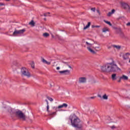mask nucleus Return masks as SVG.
Instances as JSON below:
<instances>
[{
  "label": "nucleus",
  "instance_id": "obj_1",
  "mask_svg": "<svg viewBox=\"0 0 130 130\" xmlns=\"http://www.w3.org/2000/svg\"><path fill=\"white\" fill-rule=\"evenodd\" d=\"M101 69L102 72H106L107 73H116L118 71H121L113 60H112V62L107 63L102 66Z\"/></svg>",
  "mask_w": 130,
  "mask_h": 130
},
{
  "label": "nucleus",
  "instance_id": "obj_2",
  "mask_svg": "<svg viewBox=\"0 0 130 130\" xmlns=\"http://www.w3.org/2000/svg\"><path fill=\"white\" fill-rule=\"evenodd\" d=\"M82 45L83 47H85L91 54H96L95 51H99V50H100V46H99V45L95 46V45L92 44L91 41L89 40H83L82 41Z\"/></svg>",
  "mask_w": 130,
  "mask_h": 130
},
{
  "label": "nucleus",
  "instance_id": "obj_3",
  "mask_svg": "<svg viewBox=\"0 0 130 130\" xmlns=\"http://www.w3.org/2000/svg\"><path fill=\"white\" fill-rule=\"evenodd\" d=\"M7 109L8 110V112L10 113L12 117L15 116L22 120H26V115L22 111H18L15 113V111L10 107H7Z\"/></svg>",
  "mask_w": 130,
  "mask_h": 130
},
{
  "label": "nucleus",
  "instance_id": "obj_4",
  "mask_svg": "<svg viewBox=\"0 0 130 130\" xmlns=\"http://www.w3.org/2000/svg\"><path fill=\"white\" fill-rule=\"evenodd\" d=\"M71 124L74 127H77V128H81L82 127V124H81V120L78 118H76L73 121V119H71Z\"/></svg>",
  "mask_w": 130,
  "mask_h": 130
},
{
  "label": "nucleus",
  "instance_id": "obj_5",
  "mask_svg": "<svg viewBox=\"0 0 130 130\" xmlns=\"http://www.w3.org/2000/svg\"><path fill=\"white\" fill-rule=\"evenodd\" d=\"M21 73L22 76H25V77H27L28 78H30V77H31V74H30V73H29L28 69L25 67L21 68Z\"/></svg>",
  "mask_w": 130,
  "mask_h": 130
},
{
  "label": "nucleus",
  "instance_id": "obj_6",
  "mask_svg": "<svg viewBox=\"0 0 130 130\" xmlns=\"http://www.w3.org/2000/svg\"><path fill=\"white\" fill-rule=\"evenodd\" d=\"M25 31H26V29H25L18 30L15 28V31L13 33V36H17V35H19V34H23L25 32Z\"/></svg>",
  "mask_w": 130,
  "mask_h": 130
},
{
  "label": "nucleus",
  "instance_id": "obj_7",
  "mask_svg": "<svg viewBox=\"0 0 130 130\" xmlns=\"http://www.w3.org/2000/svg\"><path fill=\"white\" fill-rule=\"evenodd\" d=\"M121 6L125 9V10H126V11H127V12H128V13H130V7L128 4L125 3H122Z\"/></svg>",
  "mask_w": 130,
  "mask_h": 130
},
{
  "label": "nucleus",
  "instance_id": "obj_8",
  "mask_svg": "<svg viewBox=\"0 0 130 130\" xmlns=\"http://www.w3.org/2000/svg\"><path fill=\"white\" fill-rule=\"evenodd\" d=\"M78 82L79 84H85L87 82V79L85 77H80L79 78Z\"/></svg>",
  "mask_w": 130,
  "mask_h": 130
},
{
  "label": "nucleus",
  "instance_id": "obj_9",
  "mask_svg": "<svg viewBox=\"0 0 130 130\" xmlns=\"http://www.w3.org/2000/svg\"><path fill=\"white\" fill-rule=\"evenodd\" d=\"M130 54L129 53H124L123 55V59H127L129 57Z\"/></svg>",
  "mask_w": 130,
  "mask_h": 130
},
{
  "label": "nucleus",
  "instance_id": "obj_10",
  "mask_svg": "<svg viewBox=\"0 0 130 130\" xmlns=\"http://www.w3.org/2000/svg\"><path fill=\"white\" fill-rule=\"evenodd\" d=\"M63 107H65V108H67L68 107V104L66 103H63L62 105L58 106L57 107L58 109H60L61 108H63Z\"/></svg>",
  "mask_w": 130,
  "mask_h": 130
},
{
  "label": "nucleus",
  "instance_id": "obj_11",
  "mask_svg": "<svg viewBox=\"0 0 130 130\" xmlns=\"http://www.w3.org/2000/svg\"><path fill=\"white\" fill-rule=\"evenodd\" d=\"M120 80L127 81V80H128V77L125 75H122V76L120 77Z\"/></svg>",
  "mask_w": 130,
  "mask_h": 130
},
{
  "label": "nucleus",
  "instance_id": "obj_12",
  "mask_svg": "<svg viewBox=\"0 0 130 130\" xmlns=\"http://www.w3.org/2000/svg\"><path fill=\"white\" fill-rule=\"evenodd\" d=\"M59 74H64V75H67V74H70V71L69 70H64V71H59Z\"/></svg>",
  "mask_w": 130,
  "mask_h": 130
},
{
  "label": "nucleus",
  "instance_id": "obj_13",
  "mask_svg": "<svg viewBox=\"0 0 130 130\" xmlns=\"http://www.w3.org/2000/svg\"><path fill=\"white\" fill-rule=\"evenodd\" d=\"M112 47H113L114 48H116V49H117V50H119V49H120V48H121V46L112 45Z\"/></svg>",
  "mask_w": 130,
  "mask_h": 130
},
{
  "label": "nucleus",
  "instance_id": "obj_14",
  "mask_svg": "<svg viewBox=\"0 0 130 130\" xmlns=\"http://www.w3.org/2000/svg\"><path fill=\"white\" fill-rule=\"evenodd\" d=\"M114 13H115V10L113 9L112 10L111 12H109L107 14L108 17H110V16H111V15H112L113 14H114Z\"/></svg>",
  "mask_w": 130,
  "mask_h": 130
},
{
  "label": "nucleus",
  "instance_id": "obj_15",
  "mask_svg": "<svg viewBox=\"0 0 130 130\" xmlns=\"http://www.w3.org/2000/svg\"><path fill=\"white\" fill-rule=\"evenodd\" d=\"M42 62L44 63H46V64H50V62L49 61H47L46 60H45L44 58H43L42 59Z\"/></svg>",
  "mask_w": 130,
  "mask_h": 130
},
{
  "label": "nucleus",
  "instance_id": "obj_16",
  "mask_svg": "<svg viewBox=\"0 0 130 130\" xmlns=\"http://www.w3.org/2000/svg\"><path fill=\"white\" fill-rule=\"evenodd\" d=\"M109 31V29L107 27H104L102 29V31L103 33H106V32H108Z\"/></svg>",
  "mask_w": 130,
  "mask_h": 130
},
{
  "label": "nucleus",
  "instance_id": "obj_17",
  "mask_svg": "<svg viewBox=\"0 0 130 130\" xmlns=\"http://www.w3.org/2000/svg\"><path fill=\"white\" fill-rule=\"evenodd\" d=\"M91 25V22H88L87 25L86 26H84L83 28V30H86V29H88L89 27Z\"/></svg>",
  "mask_w": 130,
  "mask_h": 130
},
{
  "label": "nucleus",
  "instance_id": "obj_18",
  "mask_svg": "<svg viewBox=\"0 0 130 130\" xmlns=\"http://www.w3.org/2000/svg\"><path fill=\"white\" fill-rule=\"evenodd\" d=\"M112 79L113 81L116 80V74H113L112 75Z\"/></svg>",
  "mask_w": 130,
  "mask_h": 130
},
{
  "label": "nucleus",
  "instance_id": "obj_19",
  "mask_svg": "<svg viewBox=\"0 0 130 130\" xmlns=\"http://www.w3.org/2000/svg\"><path fill=\"white\" fill-rule=\"evenodd\" d=\"M103 99H104V100H107V99H108V96H107L106 94H104L103 95Z\"/></svg>",
  "mask_w": 130,
  "mask_h": 130
},
{
  "label": "nucleus",
  "instance_id": "obj_20",
  "mask_svg": "<svg viewBox=\"0 0 130 130\" xmlns=\"http://www.w3.org/2000/svg\"><path fill=\"white\" fill-rule=\"evenodd\" d=\"M43 36L46 38L49 36V34H48L47 32H45L43 34Z\"/></svg>",
  "mask_w": 130,
  "mask_h": 130
},
{
  "label": "nucleus",
  "instance_id": "obj_21",
  "mask_svg": "<svg viewBox=\"0 0 130 130\" xmlns=\"http://www.w3.org/2000/svg\"><path fill=\"white\" fill-rule=\"evenodd\" d=\"M29 25H31V26H35V23L34 22V21L31 20V22L29 23Z\"/></svg>",
  "mask_w": 130,
  "mask_h": 130
},
{
  "label": "nucleus",
  "instance_id": "obj_22",
  "mask_svg": "<svg viewBox=\"0 0 130 130\" xmlns=\"http://www.w3.org/2000/svg\"><path fill=\"white\" fill-rule=\"evenodd\" d=\"M56 114V112H54L52 113H49V116H53V115H55Z\"/></svg>",
  "mask_w": 130,
  "mask_h": 130
},
{
  "label": "nucleus",
  "instance_id": "obj_23",
  "mask_svg": "<svg viewBox=\"0 0 130 130\" xmlns=\"http://www.w3.org/2000/svg\"><path fill=\"white\" fill-rule=\"evenodd\" d=\"M104 22L106 24H108V25H109V26H112V24H111V23L110 22V21L104 20Z\"/></svg>",
  "mask_w": 130,
  "mask_h": 130
},
{
  "label": "nucleus",
  "instance_id": "obj_24",
  "mask_svg": "<svg viewBox=\"0 0 130 130\" xmlns=\"http://www.w3.org/2000/svg\"><path fill=\"white\" fill-rule=\"evenodd\" d=\"M63 63L66 64L67 66H68L69 69H72V67H71L70 65H69V63L67 62H63Z\"/></svg>",
  "mask_w": 130,
  "mask_h": 130
},
{
  "label": "nucleus",
  "instance_id": "obj_25",
  "mask_svg": "<svg viewBox=\"0 0 130 130\" xmlns=\"http://www.w3.org/2000/svg\"><path fill=\"white\" fill-rule=\"evenodd\" d=\"M47 99L49 100V101H51V102H52L53 101V99L49 96L47 97Z\"/></svg>",
  "mask_w": 130,
  "mask_h": 130
},
{
  "label": "nucleus",
  "instance_id": "obj_26",
  "mask_svg": "<svg viewBox=\"0 0 130 130\" xmlns=\"http://www.w3.org/2000/svg\"><path fill=\"white\" fill-rule=\"evenodd\" d=\"M92 28H99L100 27V26L99 25H92Z\"/></svg>",
  "mask_w": 130,
  "mask_h": 130
},
{
  "label": "nucleus",
  "instance_id": "obj_27",
  "mask_svg": "<svg viewBox=\"0 0 130 130\" xmlns=\"http://www.w3.org/2000/svg\"><path fill=\"white\" fill-rule=\"evenodd\" d=\"M47 112H49V105H47Z\"/></svg>",
  "mask_w": 130,
  "mask_h": 130
},
{
  "label": "nucleus",
  "instance_id": "obj_28",
  "mask_svg": "<svg viewBox=\"0 0 130 130\" xmlns=\"http://www.w3.org/2000/svg\"><path fill=\"white\" fill-rule=\"evenodd\" d=\"M91 11H92V12H94V13H95V11H96V8H91Z\"/></svg>",
  "mask_w": 130,
  "mask_h": 130
},
{
  "label": "nucleus",
  "instance_id": "obj_29",
  "mask_svg": "<svg viewBox=\"0 0 130 130\" xmlns=\"http://www.w3.org/2000/svg\"><path fill=\"white\" fill-rule=\"evenodd\" d=\"M49 12H48V13H45L44 14V16H45V17H47V16H48V15H49Z\"/></svg>",
  "mask_w": 130,
  "mask_h": 130
},
{
  "label": "nucleus",
  "instance_id": "obj_30",
  "mask_svg": "<svg viewBox=\"0 0 130 130\" xmlns=\"http://www.w3.org/2000/svg\"><path fill=\"white\" fill-rule=\"evenodd\" d=\"M31 68H32V69H34V68H35L34 62H32V63L31 64Z\"/></svg>",
  "mask_w": 130,
  "mask_h": 130
},
{
  "label": "nucleus",
  "instance_id": "obj_31",
  "mask_svg": "<svg viewBox=\"0 0 130 130\" xmlns=\"http://www.w3.org/2000/svg\"><path fill=\"white\" fill-rule=\"evenodd\" d=\"M111 128H112V129H115V128H116V127H115V126L113 125V126H112L111 127Z\"/></svg>",
  "mask_w": 130,
  "mask_h": 130
},
{
  "label": "nucleus",
  "instance_id": "obj_32",
  "mask_svg": "<svg viewBox=\"0 0 130 130\" xmlns=\"http://www.w3.org/2000/svg\"><path fill=\"white\" fill-rule=\"evenodd\" d=\"M98 96V97H99V98H101V99H102L103 96H101V95L99 94Z\"/></svg>",
  "mask_w": 130,
  "mask_h": 130
},
{
  "label": "nucleus",
  "instance_id": "obj_33",
  "mask_svg": "<svg viewBox=\"0 0 130 130\" xmlns=\"http://www.w3.org/2000/svg\"><path fill=\"white\" fill-rule=\"evenodd\" d=\"M96 12L97 13H98L99 15L100 16V11H99V10H97Z\"/></svg>",
  "mask_w": 130,
  "mask_h": 130
},
{
  "label": "nucleus",
  "instance_id": "obj_34",
  "mask_svg": "<svg viewBox=\"0 0 130 130\" xmlns=\"http://www.w3.org/2000/svg\"><path fill=\"white\" fill-rule=\"evenodd\" d=\"M2 6H5V4H4V3H0V7H1Z\"/></svg>",
  "mask_w": 130,
  "mask_h": 130
},
{
  "label": "nucleus",
  "instance_id": "obj_35",
  "mask_svg": "<svg viewBox=\"0 0 130 130\" xmlns=\"http://www.w3.org/2000/svg\"><path fill=\"white\" fill-rule=\"evenodd\" d=\"M45 101L47 103V105H49L48 101H47V100H45Z\"/></svg>",
  "mask_w": 130,
  "mask_h": 130
},
{
  "label": "nucleus",
  "instance_id": "obj_36",
  "mask_svg": "<svg viewBox=\"0 0 130 130\" xmlns=\"http://www.w3.org/2000/svg\"><path fill=\"white\" fill-rule=\"evenodd\" d=\"M126 26H130V22L126 24Z\"/></svg>",
  "mask_w": 130,
  "mask_h": 130
},
{
  "label": "nucleus",
  "instance_id": "obj_37",
  "mask_svg": "<svg viewBox=\"0 0 130 130\" xmlns=\"http://www.w3.org/2000/svg\"><path fill=\"white\" fill-rule=\"evenodd\" d=\"M112 47V46H108V49H110V48H111Z\"/></svg>",
  "mask_w": 130,
  "mask_h": 130
},
{
  "label": "nucleus",
  "instance_id": "obj_38",
  "mask_svg": "<svg viewBox=\"0 0 130 130\" xmlns=\"http://www.w3.org/2000/svg\"><path fill=\"white\" fill-rule=\"evenodd\" d=\"M121 81V79H120V78H119V80L118 81V82L119 83H120Z\"/></svg>",
  "mask_w": 130,
  "mask_h": 130
},
{
  "label": "nucleus",
  "instance_id": "obj_39",
  "mask_svg": "<svg viewBox=\"0 0 130 130\" xmlns=\"http://www.w3.org/2000/svg\"><path fill=\"white\" fill-rule=\"evenodd\" d=\"M60 68L59 67H57L56 68V70H60Z\"/></svg>",
  "mask_w": 130,
  "mask_h": 130
},
{
  "label": "nucleus",
  "instance_id": "obj_40",
  "mask_svg": "<svg viewBox=\"0 0 130 130\" xmlns=\"http://www.w3.org/2000/svg\"><path fill=\"white\" fill-rule=\"evenodd\" d=\"M95 98V97H94V96H91V98H90V99H94Z\"/></svg>",
  "mask_w": 130,
  "mask_h": 130
},
{
  "label": "nucleus",
  "instance_id": "obj_41",
  "mask_svg": "<svg viewBox=\"0 0 130 130\" xmlns=\"http://www.w3.org/2000/svg\"><path fill=\"white\" fill-rule=\"evenodd\" d=\"M7 2H9L10 1V0H6Z\"/></svg>",
  "mask_w": 130,
  "mask_h": 130
}]
</instances>
